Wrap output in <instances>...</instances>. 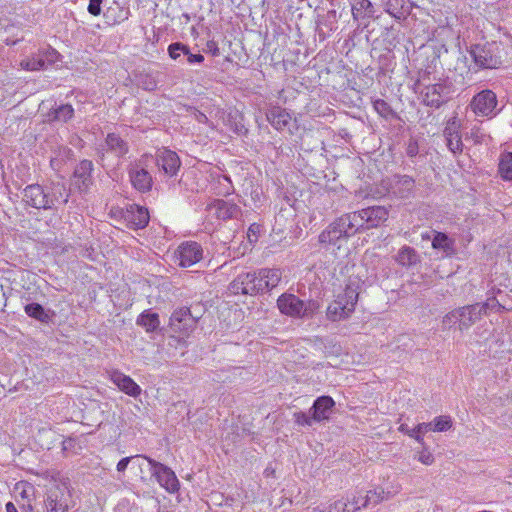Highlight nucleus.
Here are the masks:
<instances>
[{
  "mask_svg": "<svg viewBox=\"0 0 512 512\" xmlns=\"http://www.w3.org/2000/svg\"><path fill=\"white\" fill-rule=\"evenodd\" d=\"M65 187L61 184H55L52 187L44 188L39 184L26 186L22 192L24 203L35 209L49 210L56 208L60 202L67 203L69 195L64 196Z\"/></svg>",
  "mask_w": 512,
  "mask_h": 512,
  "instance_id": "f257e3e1",
  "label": "nucleus"
},
{
  "mask_svg": "<svg viewBox=\"0 0 512 512\" xmlns=\"http://www.w3.org/2000/svg\"><path fill=\"white\" fill-rule=\"evenodd\" d=\"M357 233L349 213H345L336 218L320 233L319 243L325 249L334 252L345 247L348 240Z\"/></svg>",
  "mask_w": 512,
  "mask_h": 512,
  "instance_id": "f03ea898",
  "label": "nucleus"
},
{
  "mask_svg": "<svg viewBox=\"0 0 512 512\" xmlns=\"http://www.w3.org/2000/svg\"><path fill=\"white\" fill-rule=\"evenodd\" d=\"M359 288V281L350 278L343 292L337 294L327 307L326 316L330 321H342L352 315L358 301Z\"/></svg>",
  "mask_w": 512,
  "mask_h": 512,
  "instance_id": "7ed1b4c3",
  "label": "nucleus"
},
{
  "mask_svg": "<svg viewBox=\"0 0 512 512\" xmlns=\"http://www.w3.org/2000/svg\"><path fill=\"white\" fill-rule=\"evenodd\" d=\"M44 512H73L76 501L66 482H51L43 499Z\"/></svg>",
  "mask_w": 512,
  "mask_h": 512,
  "instance_id": "20e7f679",
  "label": "nucleus"
},
{
  "mask_svg": "<svg viewBox=\"0 0 512 512\" xmlns=\"http://www.w3.org/2000/svg\"><path fill=\"white\" fill-rule=\"evenodd\" d=\"M453 92L452 83L447 78H439L435 83L424 85L420 95L423 104L439 108L448 101Z\"/></svg>",
  "mask_w": 512,
  "mask_h": 512,
  "instance_id": "39448f33",
  "label": "nucleus"
},
{
  "mask_svg": "<svg viewBox=\"0 0 512 512\" xmlns=\"http://www.w3.org/2000/svg\"><path fill=\"white\" fill-rule=\"evenodd\" d=\"M357 232L376 228L388 219V210L383 206H372L349 212Z\"/></svg>",
  "mask_w": 512,
  "mask_h": 512,
  "instance_id": "423d86ee",
  "label": "nucleus"
},
{
  "mask_svg": "<svg viewBox=\"0 0 512 512\" xmlns=\"http://www.w3.org/2000/svg\"><path fill=\"white\" fill-rule=\"evenodd\" d=\"M497 96L489 89L477 93L470 102V108L476 116L492 117L497 114Z\"/></svg>",
  "mask_w": 512,
  "mask_h": 512,
  "instance_id": "0eeeda50",
  "label": "nucleus"
},
{
  "mask_svg": "<svg viewBox=\"0 0 512 512\" xmlns=\"http://www.w3.org/2000/svg\"><path fill=\"white\" fill-rule=\"evenodd\" d=\"M146 462L150 466L152 475L155 476L161 487L169 493H175L178 491L180 484L174 471L150 457L146 458Z\"/></svg>",
  "mask_w": 512,
  "mask_h": 512,
  "instance_id": "6e6552de",
  "label": "nucleus"
},
{
  "mask_svg": "<svg viewBox=\"0 0 512 512\" xmlns=\"http://www.w3.org/2000/svg\"><path fill=\"white\" fill-rule=\"evenodd\" d=\"M258 271L239 274L229 285V290L233 294L256 295L261 293Z\"/></svg>",
  "mask_w": 512,
  "mask_h": 512,
  "instance_id": "1a4fd4ad",
  "label": "nucleus"
},
{
  "mask_svg": "<svg viewBox=\"0 0 512 512\" xmlns=\"http://www.w3.org/2000/svg\"><path fill=\"white\" fill-rule=\"evenodd\" d=\"M461 127V121L456 116H453L447 121L443 130L446 146L454 155L463 152L464 144L462 142Z\"/></svg>",
  "mask_w": 512,
  "mask_h": 512,
  "instance_id": "9d476101",
  "label": "nucleus"
},
{
  "mask_svg": "<svg viewBox=\"0 0 512 512\" xmlns=\"http://www.w3.org/2000/svg\"><path fill=\"white\" fill-rule=\"evenodd\" d=\"M470 54L479 68L495 69L501 64V59L494 52V45H475Z\"/></svg>",
  "mask_w": 512,
  "mask_h": 512,
  "instance_id": "9b49d317",
  "label": "nucleus"
},
{
  "mask_svg": "<svg viewBox=\"0 0 512 512\" xmlns=\"http://www.w3.org/2000/svg\"><path fill=\"white\" fill-rule=\"evenodd\" d=\"M198 316L188 307L176 309L170 317V327L175 332L188 334L194 329Z\"/></svg>",
  "mask_w": 512,
  "mask_h": 512,
  "instance_id": "f8f14e48",
  "label": "nucleus"
},
{
  "mask_svg": "<svg viewBox=\"0 0 512 512\" xmlns=\"http://www.w3.org/2000/svg\"><path fill=\"white\" fill-rule=\"evenodd\" d=\"M147 159L148 156H144L139 162L131 164L128 171L133 187L140 192H147L152 187V176L143 167Z\"/></svg>",
  "mask_w": 512,
  "mask_h": 512,
  "instance_id": "ddd939ff",
  "label": "nucleus"
},
{
  "mask_svg": "<svg viewBox=\"0 0 512 512\" xmlns=\"http://www.w3.org/2000/svg\"><path fill=\"white\" fill-rule=\"evenodd\" d=\"M176 256L180 266L190 267L203 258V249L201 245L195 241H186L179 245Z\"/></svg>",
  "mask_w": 512,
  "mask_h": 512,
  "instance_id": "4468645a",
  "label": "nucleus"
},
{
  "mask_svg": "<svg viewBox=\"0 0 512 512\" xmlns=\"http://www.w3.org/2000/svg\"><path fill=\"white\" fill-rule=\"evenodd\" d=\"M155 161L159 169L171 177L176 175L181 165L177 153L166 148L157 150Z\"/></svg>",
  "mask_w": 512,
  "mask_h": 512,
  "instance_id": "2eb2a0df",
  "label": "nucleus"
},
{
  "mask_svg": "<svg viewBox=\"0 0 512 512\" xmlns=\"http://www.w3.org/2000/svg\"><path fill=\"white\" fill-rule=\"evenodd\" d=\"M207 210L211 215L220 220L234 219L241 214V209L238 205L222 199L212 202L208 205Z\"/></svg>",
  "mask_w": 512,
  "mask_h": 512,
  "instance_id": "dca6fc26",
  "label": "nucleus"
},
{
  "mask_svg": "<svg viewBox=\"0 0 512 512\" xmlns=\"http://www.w3.org/2000/svg\"><path fill=\"white\" fill-rule=\"evenodd\" d=\"M266 118L274 129L278 131L287 129L292 133V116L286 109L279 106L271 107L266 113Z\"/></svg>",
  "mask_w": 512,
  "mask_h": 512,
  "instance_id": "f3484780",
  "label": "nucleus"
},
{
  "mask_svg": "<svg viewBox=\"0 0 512 512\" xmlns=\"http://www.w3.org/2000/svg\"><path fill=\"white\" fill-rule=\"evenodd\" d=\"M109 379L119 390L131 397H138L141 394L140 386L130 377L118 370L109 372Z\"/></svg>",
  "mask_w": 512,
  "mask_h": 512,
  "instance_id": "a211bd4d",
  "label": "nucleus"
},
{
  "mask_svg": "<svg viewBox=\"0 0 512 512\" xmlns=\"http://www.w3.org/2000/svg\"><path fill=\"white\" fill-rule=\"evenodd\" d=\"M303 301L293 294H282L277 300V306L282 314L294 318H302Z\"/></svg>",
  "mask_w": 512,
  "mask_h": 512,
  "instance_id": "6ab92c4d",
  "label": "nucleus"
},
{
  "mask_svg": "<svg viewBox=\"0 0 512 512\" xmlns=\"http://www.w3.org/2000/svg\"><path fill=\"white\" fill-rule=\"evenodd\" d=\"M93 163L90 160H82L75 168L73 184L80 190L86 191L92 184Z\"/></svg>",
  "mask_w": 512,
  "mask_h": 512,
  "instance_id": "aec40b11",
  "label": "nucleus"
},
{
  "mask_svg": "<svg viewBox=\"0 0 512 512\" xmlns=\"http://www.w3.org/2000/svg\"><path fill=\"white\" fill-rule=\"evenodd\" d=\"M483 308V306H479L476 303L459 307L460 331L468 330L479 321L483 316Z\"/></svg>",
  "mask_w": 512,
  "mask_h": 512,
  "instance_id": "412c9836",
  "label": "nucleus"
},
{
  "mask_svg": "<svg viewBox=\"0 0 512 512\" xmlns=\"http://www.w3.org/2000/svg\"><path fill=\"white\" fill-rule=\"evenodd\" d=\"M335 406V401L330 396H320L318 397L312 407L311 411L313 414V420L316 422H321L323 420H327L332 413L333 407Z\"/></svg>",
  "mask_w": 512,
  "mask_h": 512,
  "instance_id": "4be33fe9",
  "label": "nucleus"
},
{
  "mask_svg": "<svg viewBox=\"0 0 512 512\" xmlns=\"http://www.w3.org/2000/svg\"><path fill=\"white\" fill-rule=\"evenodd\" d=\"M125 219L134 229L144 228L149 222V212L147 208L131 205L127 210Z\"/></svg>",
  "mask_w": 512,
  "mask_h": 512,
  "instance_id": "5701e85b",
  "label": "nucleus"
},
{
  "mask_svg": "<svg viewBox=\"0 0 512 512\" xmlns=\"http://www.w3.org/2000/svg\"><path fill=\"white\" fill-rule=\"evenodd\" d=\"M259 280L258 286L261 288V293L269 291L278 286L281 281V271L276 268H263L258 270Z\"/></svg>",
  "mask_w": 512,
  "mask_h": 512,
  "instance_id": "b1692460",
  "label": "nucleus"
},
{
  "mask_svg": "<svg viewBox=\"0 0 512 512\" xmlns=\"http://www.w3.org/2000/svg\"><path fill=\"white\" fill-rule=\"evenodd\" d=\"M354 20H369L375 16V8L370 0H349Z\"/></svg>",
  "mask_w": 512,
  "mask_h": 512,
  "instance_id": "393cba45",
  "label": "nucleus"
},
{
  "mask_svg": "<svg viewBox=\"0 0 512 512\" xmlns=\"http://www.w3.org/2000/svg\"><path fill=\"white\" fill-rule=\"evenodd\" d=\"M384 10L396 20H402L409 13V6L405 0H385Z\"/></svg>",
  "mask_w": 512,
  "mask_h": 512,
  "instance_id": "a878e982",
  "label": "nucleus"
},
{
  "mask_svg": "<svg viewBox=\"0 0 512 512\" xmlns=\"http://www.w3.org/2000/svg\"><path fill=\"white\" fill-rule=\"evenodd\" d=\"M432 247L436 250H441L444 256H452L454 250V240L448 237L447 234L442 232H435L432 238Z\"/></svg>",
  "mask_w": 512,
  "mask_h": 512,
  "instance_id": "bb28decb",
  "label": "nucleus"
},
{
  "mask_svg": "<svg viewBox=\"0 0 512 512\" xmlns=\"http://www.w3.org/2000/svg\"><path fill=\"white\" fill-rule=\"evenodd\" d=\"M396 261L403 267H411L420 262V257L414 248L403 246L396 256Z\"/></svg>",
  "mask_w": 512,
  "mask_h": 512,
  "instance_id": "cd10ccee",
  "label": "nucleus"
},
{
  "mask_svg": "<svg viewBox=\"0 0 512 512\" xmlns=\"http://www.w3.org/2000/svg\"><path fill=\"white\" fill-rule=\"evenodd\" d=\"M136 323L142 326L146 332H154L160 326L159 315L151 310H145L138 316Z\"/></svg>",
  "mask_w": 512,
  "mask_h": 512,
  "instance_id": "c85d7f7f",
  "label": "nucleus"
},
{
  "mask_svg": "<svg viewBox=\"0 0 512 512\" xmlns=\"http://www.w3.org/2000/svg\"><path fill=\"white\" fill-rule=\"evenodd\" d=\"M498 175L503 181H512V152H503L498 159Z\"/></svg>",
  "mask_w": 512,
  "mask_h": 512,
  "instance_id": "c756f323",
  "label": "nucleus"
},
{
  "mask_svg": "<svg viewBox=\"0 0 512 512\" xmlns=\"http://www.w3.org/2000/svg\"><path fill=\"white\" fill-rule=\"evenodd\" d=\"M414 189V180L407 175L400 176L397 178L393 186V192L400 198L409 197Z\"/></svg>",
  "mask_w": 512,
  "mask_h": 512,
  "instance_id": "7c9ffc66",
  "label": "nucleus"
},
{
  "mask_svg": "<svg viewBox=\"0 0 512 512\" xmlns=\"http://www.w3.org/2000/svg\"><path fill=\"white\" fill-rule=\"evenodd\" d=\"M106 144L110 151L116 156H124L128 152L127 143L117 134L109 133L106 137Z\"/></svg>",
  "mask_w": 512,
  "mask_h": 512,
  "instance_id": "2f4dec72",
  "label": "nucleus"
},
{
  "mask_svg": "<svg viewBox=\"0 0 512 512\" xmlns=\"http://www.w3.org/2000/svg\"><path fill=\"white\" fill-rule=\"evenodd\" d=\"M74 115V109L70 104H63L53 109L48 114L49 121L67 122Z\"/></svg>",
  "mask_w": 512,
  "mask_h": 512,
  "instance_id": "473e14b6",
  "label": "nucleus"
},
{
  "mask_svg": "<svg viewBox=\"0 0 512 512\" xmlns=\"http://www.w3.org/2000/svg\"><path fill=\"white\" fill-rule=\"evenodd\" d=\"M37 57L41 59L40 64L43 65V70L48 66L59 61L60 54L52 47H44L38 50Z\"/></svg>",
  "mask_w": 512,
  "mask_h": 512,
  "instance_id": "72a5a7b5",
  "label": "nucleus"
},
{
  "mask_svg": "<svg viewBox=\"0 0 512 512\" xmlns=\"http://www.w3.org/2000/svg\"><path fill=\"white\" fill-rule=\"evenodd\" d=\"M25 312L28 316L35 318L41 322H48L49 315L46 313L42 305L38 303H30L25 306Z\"/></svg>",
  "mask_w": 512,
  "mask_h": 512,
  "instance_id": "f704fd0d",
  "label": "nucleus"
},
{
  "mask_svg": "<svg viewBox=\"0 0 512 512\" xmlns=\"http://www.w3.org/2000/svg\"><path fill=\"white\" fill-rule=\"evenodd\" d=\"M146 458H148V457L144 456V455H135V456H130V457H124L117 463V466H116L117 472L124 473L130 463H133V464L137 465L139 468H142L143 462L146 461Z\"/></svg>",
  "mask_w": 512,
  "mask_h": 512,
  "instance_id": "c9c22d12",
  "label": "nucleus"
},
{
  "mask_svg": "<svg viewBox=\"0 0 512 512\" xmlns=\"http://www.w3.org/2000/svg\"><path fill=\"white\" fill-rule=\"evenodd\" d=\"M429 424H432L431 430L434 432H445L451 429L452 427V418L448 415H442L435 417L432 422H429Z\"/></svg>",
  "mask_w": 512,
  "mask_h": 512,
  "instance_id": "e433bc0d",
  "label": "nucleus"
},
{
  "mask_svg": "<svg viewBox=\"0 0 512 512\" xmlns=\"http://www.w3.org/2000/svg\"><path fill=\"white\" fill-rule=\"evenodd\" d=\"M168 54L173 60L182 61V57L189 54V47L183 43L175 42L168 46Z\"/></svg>",
  "mask_w": 512,
  "mask_h": 512,
  "instance_id": "4c0bfd02",
  "label": "nucleus"
},
{
  "mask_svg": "<svg viewBox=\"0 0 512 512\" xmlns=\"http://www.w3.org/2000/svg\"><path fill=\"white\" fill-rule=\"evenodd\" d=\"M456 326L460 330L459 308L448 312L442 319L443 330H449Z\"/></svg>",
  "mask_w": 512,
  "mask_h": 512,
  "instance_id": "58836bf2",
  "label": "nucleus"
},
{
  "mask_svg": "<svg viewBox=\"0 0 512 512\" xmlns=\"http://www.w3.org/2000/svg\"><path fill=\"white\" fill-rule=\"evenodd\" d=\"M41 59L37 57V53L32 56L26 57L20 61V67L26 71H39L43 70V65L40 64Z\"/></svg>",
  "mask_w": 512,
  "mask_h": 512,
  "instance_id": "ea45409f",
  "label": "nucleus"
},
{
  "mask_svg": "<svg viewBox=\"0 0 512 512\" xmlns=\"http://www.w3.org/2000/svg\"><path fill=\"white\" fill-rule=\"evenodd\" d=\"M374 110L383 118L390 119L394 117V111L391 106L383 99L373 101Z\"/></svg>",
  "mask_w": 512,
  "mask_h": 512,
  "instance_id": "a19ab883",
  "label": "nucleus"
},
{
  "mask_svg": "<svg viewBox=\"0 0 512 512\" xmlns=\"http://www.w3.org/2000/svg\"><path fill=\"white\" fill-rule=\"evenodd\" d=\"M384 499H386V496H385V492L383 490H380V491H369L365 497H363V500H362V506L363 507H370V506H375L377 505L379 502L383 501Z\"/></svg>",
  "mask_w": 512,
  "mask_h": 512,
  "instance_id": "79ce46f5",
  "label": "nucleus"
},
{
  "mask_svg": "<svg viewBox=\"0 0 512 512\" xmlns=\"http://www.w3.org/2000/svg\"><path fill=\"white\" fill-rule=\"evenodd\" d=\"M422 445H423L422 450L418 451L414 458L424 465H427V466L432 465L435 460L434 456L428 450V448L425 446V443Z\"/></svg>",
  "mask_w": 512,
  "mask_h": 512,
  "instance_id": "37998d69",
  "label": "nucleus"
},
{
  "mask_svg": "<svg viewBox=\"0 0 512 512\" xmlns=\"http://www.w3.org/2000/svg\"><path fill=\"white\" fill-rule=\"evenodd\" d=\"M320 305L317 301L310 300L302 304V318H312L313 315L319 310Z\"/></svg>",
  "mask_w": 512,
  "mask_h": 512,
  "instance_id": "c03bdc74",
  "label": "nucleus"
},
{
  "mask_svg": "<svg viewBox=\"0 0 512 512\" xmlns=\"http://www.w3.org/2000/svg\"><path fill=\"white\" fill-rule=\"evenodd\" d=\"M477 305L479 306H483V315H486L488 313L489 310H497V311H502V310H506V308L501 305L499 303V301L496 299V298H489L486 302L484 303H476Z\"/></svg>",
  "mask_w": 512,
  "mask_h": 512,
  "instance_id": "a18cd8bd",
  "label": "nucleus"
},
{
  "mask_svg": "<svg viewBox=\"0 0 512 512\" xmlns=\"http://www.w3.org/2000/svg\"><path fill=\"white\" fill-rule=\"evenodd\" d=\"M293 416H294L295 423H297L298 425H302V426H311L312 422L314 421L313 415L309 416L306 413L301 412V411L295 412Z\"/></svg>",
  "mask_w": 512,
  "mask_h": 512,
  "instance_id": "49530a36",
  "label": "nucleus"
},
{
  "mask_svg": "<svg viewBox=\"0 0 512 512\" xmlns=\"http://www.w3.org/2000/svg\"><path fill=\"white\" fill-rule=\"evenodd\" d=\"M16 490L19 491V494L22 498L28 499L34 492V487L29 483H18L16 486Z\"/></svg>",
  "mask_w": 512,
  "mask_h": 512,
  "instance_id": "de8ad7c7",
  "label": "nucleus"
},
{
  "mask_svg": "<svg viewBox=\"0 0 512 512\" xmlns=\"http://www.w3.org/2000/svg\"><path fill=\"white\" fill-rule=\"evenodd\" d=\"M398 430L404 434H407L409 437L414 438L418 443L424 444V439L420 435H416L414 428L410 429L407 424H401Z\"/></svg>",
  "mask_w": 512,
  "mask_h": 512,
  "instance_id": "09e8293b",
  "label": "nucleus"
},
{
  "mask_svg": "<svg viewBox=\"0 0 512 512\" xmlns=\"http://www.w3.org/2000/svg\"><path fill=\"white\" fill-rule=\"evenodd\" d=\"M362 500V496L353 497L352 501L347 499L346 502L348 506L346 507V512H356L357 510H359L361 507H363Z\"/></svg>",
  "mask_w": 512,
  "mask_h": 512,
  "instance_id": "8fccbe9b",
  "label": "nucleus"
},
{
  "mask_svg": "<svg viewBox=\"0 0 512 512\" xmlns=\"http://www.w3.org/2000/svg\"><path fill=\"white\" fill-rule=\"evenodd\" d=\"M102 0H89L88 12L93 16H98L101 13Z\"/></svg>",
  "mask_w": 512,
  "mask_h": 512,
  "instance_id": "3c124183",
  "label": "nucleus"
},
{
  "mask_svg": "<svg viewBox=\"0 0 512 512\" xmlns=\"http://www.w3.org/2000/svg\"><path fill=\"white\" fill-rule=\"evenodd\" d=\"M431 72L428 70V69H425V70H421L419 72V78H418V83L419 85H427V83H431Z\"/></svg>",
  "mask_w": 512,
  "mask_h": 512,
  "instance_id": "603ef678",
  "label": "nucleus"
},
{
  "mask_svg": "<svg viewBox=\"0 0 512 512\" xmlns=\"http://www.w3.org/2000/svg\"><path fill=\"white\" fill-rule=\"evenodd\" d=\"M186 60L189 64L202 63L204 61V56L202 54H192L189 51V54H185Z\"/></svg>",
  "mask_w": 512,
  "mask_h": 512,
  "instance_id": "864d4df0",
  "label": "nucleus"
},
{
  "mask_svg": "<svg viewBox=\"0 0 512 512\" xmlns=\"http://www.w3.org/2000/svg\"><path fill=\"white\" fill-rule=\"evenodd\" d=\"M431 427H432V424H429V423H419L414 428V431H415L416 435L418 434V435L423 437V434H425L426 432L430 431Z\"/></svg>",
  "mask_w": 512,
  "mask_h": 512,
  "instance_id": "5fc2aeb1",
  "label": "nucleus"
},
{
  "mask_svg": "<svg viewBox=\"0 0 512 512\" xmlns=\"http://www.w3.org/2000/svg\"><path fill=\"white\" fill-rule=\"evenodd\" d=\"M143 87L145 90L152 91L156 88V82L153 79H150L143 83Z\"/></svg>",
  "mask_w": 512,
  "mask_h": 512,
  "instance_id": "6e6d98bb",
  "label": "nucleus"
},
{
  "mask_svg": "<svg viewBox=\"0 0 512 512\" xmlns=\"http://www.w3.org/2000/svg\"><path fill=\"white\" fill-rule=\"evenodd\" d=\"M195 117L199 123H207L208 122L207 116L201 112L196 113Z\"/></svg>",
  "mask_w": 512,
  "mask_h": 512,
  "instance_id": "4d7b16f0",
  "label": "nucleus"
},
{
  "mask_svg": "<svg viewBox=\"0 0 512 512\" xmlns=\"http://www.w3.org/2000/svg\"><path fill=\"white\" fill-rule=\"evenodd\" d=\"M6 512H18V511L12 502H8L6 504Z\"/></svg>",
  "mask_w": 512,
  "mask_h": 512,
  "instance_id": "13d9d810",
  "label": "nucleus"
},
{
  "mask_svg": "<svg viewBox=\"0 0 512 512\" xmlns=\"http://www.w3.org/2000/svg\"><path fill=\"white\" fill-rule=\"evenodd\" d=\"M223 180L228 183V187L225 189V193L229 194L230 191L232 190L231 181H230L229 177H227V176H223Z\"/></svg>",
  "mask_w": 512,
  "mask_h": 512,
  "instance_id": "bf43d9fd",
  "label": "nucleus"
},
{
  "mask_svg": "<svg viewBox=\"0 0 512 512\" xmlns=\"http://www.w3.org/2000/svg\"><path fill=\"white\" fill-rule=\"evenodd\" d=\"M258 229H259V226H258V225H256V224H252V225L249 227V230H248L249 235H250V234L256 235V233H257Z\"/></svg>",
  "mask_w": 512,
  "mask_h": 512,
  "instance_id": "052dcab7",
  "label": "nucleus"
},
{
  "mask_svg": "<svg viewBox=\"0 0 512 512\" xmlns=\"http://www.w3.org/2000/svg\"><path fill=\"white\" fill-rule=\"evenodd\" d=\"M421 236H422L423 240H430L431 239V237H430V235L428 233H422Z\"/></svg>",
  "mask_w": 512,
  "mask_h": 512,
  "instance_id": "680f3d73",
  "label": "nucleus"
},
{
  "mask_svg": "<svg viewBox=\"0 0 512 512\" xmlns=\"http://www.w3.org/2000/svg\"><path fill=\"white\" fill-rule=\"evenodd\" d=\"M414 153H415V152H414V149L410 148V149H409V154H410L411 156H413V155H414Z\"/></svg>",
  "mask_w": 512,
  "mask_h": 512,
  "instance_id": "e2e57ef3",
  "label": "nucleus"
},
{
  "mask_svg": "<svg viewBox=\"0 0 512 512\" xmlns=\"http://www.w3.org/2000/svg\"><path fill=\"white\" fill-rule=\"evenodd\" d=\"M194 313V315H197L198 316V319L200 318V313L196 312V311H192Z\"/></svg>",
  "mask_w": 512,
  "mask_h": 512,
  "instance_id": "0e129e2a",
  "label": "nucleus"
},
{
  "mask_svg": "<svg viewBox=\"0 0 512 512\" xmlns=\"http://www.w3.org/2000/svg\"><path fill=\"white\" fill-rule=\"evenodd\" d=\"M328 1L333 5L336 0H328Z\"/></svg>",
  "mask_w": 512,
  "mask_h": 512,
  "instance_id": "69168bd1",
  "label": "nucleus"
},
{
  "mask_svg": "<svg viewBox=\"0 0 512 512\" xmlns=\"http://www.w3.org/2000/svg\"><path fill=\"white\" fill-rule=\"evenodd\" d=\"M329 13L335 15L336 11H330Z\"/></svg>",
  "mask_w": 512,
  "mask_h": 512,
  "instance_id": "338daca9",
  "label": "nucleus"
},
{
  "mask_svg": "<svg viewBox=\"0 0 512 512\" xmlns=\"http://www.w3.org/2000/svg\"><path fill=\"white\" fill-rule=\"evenodd\" d=\"M314 512H321V511H314Z\"/></svg>",
  "mask_w": 512,
  "mask_h": 512,
  "instance_id": "774afa93",
  "label": "nucleus"
}]
</instances>
